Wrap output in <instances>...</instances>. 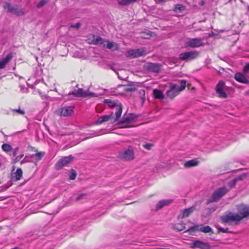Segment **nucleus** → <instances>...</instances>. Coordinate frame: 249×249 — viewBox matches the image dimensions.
<instances>
[{"label": "nucleus", "instance_id": "obj_60", "mask_svg": "<svg viewBox=\"0 0 249 249\" xmlns=\"http://www.w3.org/2000/svg\"><path fill=\"white\" fill-rule=\"evenodd\" d=\"M132 87L134 88V87H135V86H133V85H132Z\"/></svg>", "mask_w": 249, "mask_h": 249}, {"label": "nucleus", "instance_id": "obj_23", "mask_svg": "<svg viewBox=\"0 0 249 249\" xmlns=\"http://www.w3.org/2000/svg\"><path fill=\"white\" fill-rule=\"evenodd\" d=\"M106 46L105 48L112 50H116L118 49V45L116 43L113 42H110L108 40H105Z\"/></svg>", "mask_w": 249, "mask_h": 249}, {"label": "nucleus", "instance_id": "obj_51", "mask_svg": "<svg viewBox=\"0 0 249 249\" xmlns=\"http://www.w3.org/2000/svg\"><path fill=\"white\" fill-rule=\"evenodd\" d=\"M19 149L18 147H16L15 149H14L13 152V156H16L17 154V152L18 151Z\"/></svg>", "mask_w": 249, "mask_h": 249}, {"label": "nucleus", "instance_id": "obj_17", "mask_svg": "<svg viewBox=\"0 0 249 249\" xmlns=\"http://www.w3.org/2000/svg\"><path fill=\"white\" fill-rule=\"evenodd\" d=\"M115 118L113 117V113H111L109 115H105L100 116L98 118L97 121L96 122L95 124H101L105 122H107L109 120H111V122L113 121Z\"/></svg>", "mask_w": 249, "mask_h": 249}, {"label": "nucleus", "instance_id": "obj_20", "mask_svg": "<svg viewBox=\"0 0 249 249\" xmlns=\"http://www.w3.org/2000/svg\"><path fill=\"white\" fill-rule=\"evenodd\" d=\"M195 210V206L190 207L189 208L185 209L183 210L182 215H179V217H181V218H183L185 217H188Z\"/></svg>", "mask_w": 249, "mask_h": 249}, {"label": "nucleus", "instance_id": "obj_56", "mask_svg": "<svg viewBox=\"0 0 249 249\" xmlns=\"http://www.w3.org/2000/svg\"><path fill=\"white\" fill-rule=\"evenodd\" d=\"M203 4H204V2H203V1H201V4H202V5H203Z\"/></svg>", "mask_w": 249, "mask_h": 249}, {"label": "nucleus", "instance_id": "obj_7", "mask_svg": "<svg viewBox=\"0 0 249 249\" xmlns=\"http://www.w3.org/2000/svg\"><path fill=\"white\" fill-rule=\"evenodd\" d=\"M73 160V157L71 155L62 158L56 163L55 169L57 170L62 169L64 166H66L71 163Z\"/></svg>", "mask_w": 249, "mask_h": 249}, {"label": "nucleus", "instance_id": "obj_16", "mask_svg": "<svg viewBox=\"0 0 249 249\" xmlns=\"http://www.w3.org/2000/svg\"><path fill=\"white\" fill-rule=\"evenodd\" d=\"M58 112L60 116H69L73 112V107H65L60 108Z\"/></svg>", "mask_w": 249, "mask_h": 249}, {"label": "nucleus", "instance_id": "obj_3", "mask_svg": "<svg viewBox=\"0 0 249 249\" xmlns=\"http://www.w3.org/2000/svg\"><path fill=\"white\" fill-rule=\"evenodd\" d=\"M229 190L226 187H222L215 190L212 194L210 198L207 199V203L210 204L218 201L228 192Z\"/></svg>", "mask_w": 249, "mask_h": 249}, {"label": "nucleus", "instance_id": "obj_44", "mask_svg": "<svg viewBox=\"0 0 249 249\" xmlns=\"http://www.w3.org/2000/svg\"><path fill=\"white\" fill-rule=\"evenodd\" d=\"M86 196V194H80L79 195H78V196L76 197V201H79V200H82L84 198H85V197Z\"/></svg>", "mask_w": 249, "mask_h": 249}, {"label": "nucleus", "instance_id": "obj_26", "mask_svg": "<svg viewBox=\"0 0 249 249\" xmlns=\"http://www.w3.org/2000/svg\"><path fill=\"white\" fill-rule=\"evenodd\" d=\"M22 176V171L21 168H18L17 171L13 173V177L15 178V180L17 181L21 178Z\"/></svg>", "mask_w": 249, "mask_h": 249}, {"label": "nucleus", "instance_id": "obj_43", "mask_svg": "<svg viewBox=\"0 0 249 249\" xmlns=\"http://www.w3.org/2000/svg\"><path fill=\"white\" fill-rule=\"evenodd\" d=\"M243 72L244 74L249 72V63H247L243 68Z\"/></svg>", "mask_w": 249, "mask_h": 249}, {"label": "nucleus", "instance_id": "obj_45", "mask_svg": "<svg viewBox=\"0 0 249 249\" xmlns=\"http://www.w3.org/2000/svg\"><path fill=\"white\" fill-rule=\"evenodd\" d=\"M129 120H130V119L129 118H123L120 122H119V124H124V123H126V122H129Z\"/></svg>", "mask_w": 249, "mask_h": 249}, {"label": "nucleus", "instance_id": "obj_35", "mask_svg": "<svg viewBox=\"0 0 249 249\" xmlns=\"http://www.w3.org/2000/svg\"><path fill=\"white\" fill-rule=\"evenodd\" d=\"M11 110L13 112H16L21 115H24L25 113V110L24 109H20L19 107L18 109H11Z\"/></svg>", "mask_w": 249, "mask_h": 249}, {"label": "nucleus", "instance_id": "obj_1", "mask_svg": "<svg viewBox=\"0 0 249 249\" xmlns=\"http://www.w3.org/2000/svg\"><path fill=\"white\" fill-rule=\"evenodd\" d=\"M221 222L223 224L231 225L233 223L237 224L240 221L239 214L230 211H226L220 217Z\"/></svg>", "mask_w": 249, "mask_h": 249}, {"label": "nucleus", "instance_id": "obj_29", "mask_svg": "<svg viewBox=\"0 0 249 249\" xmlns=\"http://www.w3.org/2000/svg\"><path fill=\"white\" fill-rule=\"evenodd\" d=\"M199 227L198 225H195L191 227L189 229L185 231V232H189L190 235H193V233L196 231H199Z\"/></svg>", "mask_w": 249, "mask_h": 249}, {"label": "nucleus", "instance_id": "obj_12", "mask_svg": "<svg viewBox=\"0 0 249 249\" xmlns=\"http://www.w3.org/2000/svg\"><path fill=\"white\" fill-rule=\"evenodd\" d=\"M161 65L159 63H146L144 67L150 72L159 73L160 72Z\"/></svg>", "mask_w": 249, "mask_h": 249}, {"label": "nucleus", "instance_id": "obj_30", "mask_svg": "<svg viewBox=\"0 0 249 249\" xmlns=\"http://www.w3.org/2000/svg\"><path fill=\"white\" fill-rule=\"evenodd\" d=\"M36 154H35V159L36 161H38L41 160L44 156L45 153L43 152H38L37 150L35 151Z\"/></svg>", "mask_w": 249, "mask_h": 249}, {"label": "nucleus", "instance_id": "obj_55", "mask_svg": "<svg viewBox=\"0 0 249 249\" xmlns=\"http://www.w3.org/2000/svg\"><path fill=\"white\" fill-rule=\"evenodd\" d=\"M202 31V30L201 29H198L195 30V31Z\"/></svg>", "mask_w": 249, "mask_h": 249}, {"label": "nucleus", "instance_id": "obj_50", "mask_svg": "<svg viewBox=\"0 0 249 249\" xmlns=\"http://www.w3.org/2000/svg\"><path fill=\"white\" fill-rule=\"evenodd\" d=\"M182 6L180 4H176L175 5V8L177 10H181L182 9Z\"/></svg>", "mask_w": 249, "mask_h": 249}, {"label": "nucleus", "instance_id": "obj_24", "mask_svg": "<svg viewBox=\"0 0 249 249\" xmlns=\"http://www.w3.org/2000/svg\"><path fill=\"white\" fill-rule=\"evenodd\" d=\"M198 163L196 159H194L185 162L184 166L185 167L189 168L197 165Z\"/></svg>", "mask_w": 249, "mask_h": 249}, {"label": "nucleus", "instance_id": "obj_33", "mask_svg": "<svg viewBox=\"0 0 249 249\" xmlns=\"http://www.w3.org/2000/svg\"><path fill=\"white\" fill-rule=\"evenodd\" d=\"M2 149L5 152H8L12 150V146L8 143H4L1 146Z\"/></svg>", "mask_w": 249, "mask_h": 249}, {"label": "nucleus", "instance_id": "obj_54", "mask_svg": "<svg viewBox=\"0 0 249 249\" xmlns=\"http://www.w3.org/2000/svg\"><path fill=\"white\" fill-rule=\"evenodd\" d=\"M156 2H161L162 1H166V0H155Z\"/></svg>", "mask_w": 249, "mask_h": 249}, {"label": "nucleus", "instance_id": "obj_25", "mask_svg": "<svg viewBox=\"0 0 249 249\" xmlns=\"http://www.w3.org/2000/svg\"><path fill=\"white\" fill-rule=\"evenodd\" d=\"M153 94L154 97L158 99H163L164 97V95L162 92L158 89H154L153 91Z\"/></svg>", "mask_w": 249, "mask_h": 249}, {"label": "nucleus", "instance_id": "obj_18", "mask_svg": "<svg viewBox=\"0 0 249 249\" xmlns=\"http://www.w3.org/2000/svg\"><path fill=\"white\" fill-rule=\"evenodd\" d=\"M235 79L240 83L244 84H249V80H248L245 76L242 73L237 72L234 75Z\"/></svg>", "mask_w": 249, "mask_h": 249}, {"label": "nucleus", "instance_id": "obj_10", "mask_svg": "<svg viewBox=\"0 0 249 249\" xmlns=\"http://www.w3.org/2000/svg\"><path fill=\"white\" fill-rule=\"evenodd\" d=\"M186 43L187 46L192 48H197L204 45L203 39L199 38H189Z\"/></svg>", "mask_w": 249, "mask_h": 249}, {"label": "nucleus", "instance_id": "obj_31", "mask_svg": "<svg viewBox=\"0 0 249 249\" xmlns=\"http://www.w3.org/2000/svg\"><path fill=\"white\" fill-rule=\"evenodd\" d=\"M154 35V33L147 31L146 32H144L142 34L141 37L144 39H149L151 36Z\"/></svg>", "mask_w": 249, "mask_h": 249}, {"label": "nucleus", "instance_id": "obj_37", "mask_svg": "<svg viewBox=\"0 0 249 249\" xmlns=\"http://www.w3.org/2000/svg\"><path fill=\"white\" fill-rule=\"evenodd\" d=\"M217 229H218L217 233H219L221 232H222L223 233H227L229 232V228H221L217 227Z\"/></svg>", "mask_w": 249, "mask_h": 249}, {"label": "nucleus", "instance_id": "obj_57", "mask_svg": "<svg viewBox=\"0 0 249 249\" xmlns=\"http://www.w3.org/2000/svg\"><path fill=\"white\" fill-rule=\"evenodd\" d=\"M38 66H39V67H41V64L38 63Z\"/></svg>", "mask_w": 249, "mask_h": 249}, {"label": "nucleus", "instance_id": "obj_13", "mask_svg": "<svg viewBox=\"0 0 249 249\" xmlns=\"http://www.w3.org/2000/svg\"><path fill=\"white\" fill-rule=\"evenodd\" d=\"M225 83L223 81H220L216 86L215 90L219 97L225 98L227 97V94L223 89Z\"/></svg>", "mask_w": 249, "mask_h": 249}, {"label": "nucleus", "instance_id": "obj_46", "mask_svg": "<svg viewBox=\"0 0 249 249\" xmlns=\"http://www.w3.org/2000/svg\"><path fill=\"white\" fill-rule=\"evenodd\" d=\"M23 156H24L23 154H21L18 156H17L14 160L15 162L19 161L23 157Z\"/></svg>", "mask_w": 249, "mask_h": 249}, {"label": "nucleus", "instance_id": "obj_38", "mask_svg": "<svg viewBox=\"0 0 249 249\" xmlns=\"http://www.w3.org/2000/svg\"><path fill=\"white\" fill-rule=\"evenodd\" d=\"M71 173L69 177V178L71 180H74L76 177V172L72 169H71Z\"/></svg>", "mask_w": 249, "mask_h": 249}, {"label": "nucleus", "instance_id": "obj_40", "mask_svg": "<svg viewBox=\"0 0 249 249\" xmlns=\"http://www.w3.org/2000/svg\"><path fill=\"white\" fill-rule=\"evenodd\" d=\"M143 147L147 150H150L153 146V144L149 143H145L142 145Z\"/></svg>", "mask_w": 249, "mask_h": 249}, {"label": "nucleus", "instance_id": "obj_42", "mask_svg": "<svg viewBox=\"0 0 249 249\" xmlns=\"http://www.w3.org/2000/svg\"><path fill=\"white\" fill-rule=\"evenodd\" d=\"M7 63H0V76H1L3 72L2 70L6 68Z\"/></svg>", "mask_w": 249, "mask_h": 249}, {"label": "nucleus", "instance_id": "obj_22", "mask_svg": "<svg viewBox=\"0 0 249 249\" xmlns=\"http://www.w3.org/2000/svg\"><path fill=\"white\" fill-rule=\"evenodd\" d=\"M119 63H108L107 65V67L110 69L113 70L115 71L116 74L118 75V78L120 79H123L119 75L118 72H117L118 70H121V68L118 66Z\"/></svg>", "mask_w": 249, "mask_h": 249}, {"label": "nucleus", "instance_id": "obj_58", "mask_svg": "<svg viewBox=\"0 0 249 249\" xmlns=\"http://www.w3.org/2000/svg\"><path fill=\"white\" fill-rule=\"evenodd\" d=\"M28 159H29V158H28V159H25V160H29Z\"/></svg>", "mask_w": 249, "mask_h": 249}, {"label": "nucleus", "instance_id": "obj_19", "mask_svg": "<svg viewBox=\"0 0 249 249\" xmlns=\"http://www.w3.org/2000/svg\"><path fill=\"white\" fill-rule=\"evenodd\" d=\"M71 93L76 97H87L88 95L87 94V90H84L82 89H79L77 90L75 89Z\"/></svg>", "mask_w": 249, "mask_h": 249}, {"label": "nucleus", "instance_id": "obj_8", "mask_svg": "<svg viewBox=\"0 0 249 249\" xmlns=\"http://www.w3.org/2000/svg\"><path fill=\"white\" fill-rule=\"evenodd\" d=\"M3 7L4 9H7L8 12L18 16L24 14L22 9L18 8L17 6H13L10 3L7 2L4 3Z\"/></svg>", "mask_w": 249, "mask_h": 249}, {"label": "nucleus", "instance_id": "obj_2", "mask_svg": "<svg viewBox=\"0 0 249 249\" xmlns=\"http://www.w3.org/2000/svg\"><path fill=\"white\" fill-rule=\"evenodd\" d=\"M186 81L182 80L179 85L177 84H171L170 88L166 91L167 97L170 99L174 98L175 96L178 94L179 92L184 90L186 87Z\"/></svg>", "mask_w": 249, "mask_h": 249}, {"label": "nucleus", "instance_id": "obj_6", "mask_svg": "<svg viewBox=\"0 0 249 249\" xmlns=\"http://www.w3.org/2000/svg\"><path fill=\"white\" fill-rule=\"evenodd\" d=\"M236 209L239 214L240 220L249 216V206L241 204L236 205Z\"/></svg>", "mask_w": 249, "mask_h": 249}, {"label": "nucleus", "instance_id": "obj_36", "mask_svg": "<svg viewBox=\"0 0 249 249\" xmlns=\"http://www.w3.org/2000/svg\"><path fill=\"white\" fill-rule=\"evenodd\" d=\"M246 177V175L245 174H243L241 175H240L234 178L235 180H236V181L237 182L239 181L242 180L244 178H245Z\"/></svg>", "mask_w": 249, "mask_h": 249}, {"label": "nucleus", "instance_id": "obj_5", "mask_svg": "<svg viewBox=\"0 0 249 249\" xmlns=\"http://www.w3.org/2000/svg\"><path fill=\"white\" fill-rule=\"evenodd\" d=\"M104 102L107 104L110 107H116V117L112 121V123H115L117 122L119 118L121 117L122 112V107L121 105H116L114 102L112 101L109 99H105Z\"/></svg>", "mask_w": 249, "mask_h": 249}, {"label": "nucleus", "instance_id": "obj_11", "mask_svg": "<svg viewBox=\"0 0 249 249\" xmlns=\"http://www.w3.org/2000/svg\"><path fill=\"white\" fill-rule=\"evenodd\" d=\"M190 248L192 249H210L211 246L208 243L204 242L200 240H196L191 244Z\"/></svg>", "mask_w": 249, "mask_h": 249}, {"label": "nucleus", "instance_id": "obj_48", "mask_svg": "<svg viewBox=\"0 0 249 249\" xmlns=\"http://www.w3.org/2000/svg\"><path fill=\"white\" fill-rule=\"evenodd\" d=\"M87 97H96V95L94 93L89 92L87 90Z\"/></svg>", "mask_w": 249, "mask_h": 249}, {"label": "nucleus", "instance_id": "obj_34", "mask_svg": "<svg viewBox=\"0 0 249 249\" xmlns=\"http://www.w3.org/2000/svg\"><path fill=\"white\" fill-rule=\"evenodd\" d=\"M49 2V0H41L37 4V7L40 8Z\"/></svg>", "mask_w": 249, "mask_h": 249}, {"label": "nucleus", "instance_id": "obj_59", "mask_svg": "<svg viewBox=\"0 0 249 249\" xmlns=\"http://www.w3.org/2000/svg\"><path fill=\"white\" fill-rule=\"evenodd\" d=\"M28 159H29V158H28V159H25V160H29Z\"/></svg>", "mask_w": 249, "mask_h": 249}, {"label": "nucleus", "instance_id": "obj_49", "mask_svg": "<svg viewBox=\"0 0 249 249\" xmlns=\"http://www.w3.org/2000/svg\"><path fill=\"white\" fill-rule=\"evenodd\" d=\"M136 90V88H127L125 89L126 91H134Z\"/></svg>", "mask_w": 249, "mask_h": 249}, {"label": "nucleus", "instance_id": "obj_47", "mask_svg": "<svg viewBox=\"0 0 249 249\" xmlns=\"http://www.w3.org/2000/svg\"><path fill=\"white\" fill-rule=\"evenodd\" d=\"M71 27L73 28L78 29L80 27V24L76 23L75 24H72L71 25Z\"/></svg>", "mask_w": 249, "mask_h": 249}, {"label": "nucleus", "instance_id": "obj_27", "mask_svg": "<svg viewBox=\"0 0 249 249\" xmlns=\"http://www.w3.org/2000/svg\"><path fill=\"white\" fill-rule=\"evenodd\" d=\"M173 229L178 231H181L185 229V224L181 223L175 224L173 226Z\"/></svg>", "mask_w": 249, "mask_h": 249}, {"label": "nucleus", "instance_id": "obj_21", "mask_svg": "<svg viewBox=\"0 0 249 249\" xmlns=\"http://www.w3.org/2000/svg\"><path fill=\"white\" fill-rule=\"evenodd\" d=\"M173 202L172 199L161 200L157 204L156 209L159 210L162 208L164 206H167Z\"/></svg>", "mask_w": 249, "mask_h": 249}, {"label": "nucleus", "instance_id": "obj_52", "mask_svg": "<svg viewBox=\"0 0 249 249\" xmlns=\"http://www.w3.org/2000/svg\"><path fill=\"white\" fill-rule=\"evenodd\" d=\"M28 155H26L25 157V158H24V159L21 161V164L29 161V160H25V159H28Z\"/></svg>", "mask_w": 249, "mask_h": 249}, {"label": "nucleus", "instance_id": "obj_28", "mask_svg": "<svg viewBox=\"0 0 249 249\" xmlns=\"http://www.w3.org/2000/svg\"><path fill=\"white\" fill-rule=\"evenodd\" d=\"M199 231L204 233H213V229L209 226H205L200 227Z\"/></svg>", "mask_w": 249, "mask_h": 249}, {"label": "nucleus", "instance_id": "obj_15", "mask_svg": "<svg viewBox=\"0 0 249 249\" xmlns=\"http://www.w3.org/2000/svg\"><path fill=\"white\" fill-rule=\"evenodd\" d=\"M120 157L125 160H131L134 159V155L133 151L128 149L120 154Z\"/></svg>", "mask_w": 249, "mask_h": 249}, {"label": "nucleus", "instance_id": "obj_4", "mask_svg": "<svg viewBox=\"0 0 249 249\" xmlns=\"http://www.w3.org/2000/svg\"><path fill=\"white\" fill-rule=\"evenodd\" d=\"M87 41L89 44L96 45L103 47L106 46L105 40L99 36L90 35L88 37Z\"/></svg>", "mask_w": 249, "mask_h": 249}, {"label": "nucleus", "instance_id": "obj_41", "mask_svg": "<svg viewBox=\"0 0 249 249\" xmlns=\"http://www.w3.org/2000/svg\"><path fill=\"white\" fill-rule=\"evenodd\" d=\"M139 93L140 97L143 101H144L145 100V90L141 89L139 91Z\"/></svg>", "mask_w": 249, "mask_h": 249}, {"label": "nucleus", "instance_id": "obj_32", "mask_svg": "<svg viewBox=\"0 0 249 249\" xmlns=\"http://www.w3.org/2000/svg\"><path fill=\"white\" fill-rule=\"evenodd\" d=\"M14 56V53H9L7 54L5 57H4L0 62H9L12 60V58Z\"/></svg>", "mask_w": 249, "mask_h": 249}, {"label": "nucleus", "instance_id": "obj_9", "mask_svg": "<svg viewBox=\"0 0 249 249\" xmlns=\"http://www.w3.org/2000/svg\"><path fill=\"white\" fill-rule=\"evenodd\" d=\"M146 54V51L143 48L130 50L127 52L126 55L130 58H135L144 55Z\"/></svg>", "mask_w": 249, "mask_h": 249}, {"label": "nucleus", "instance_id": "obj_53", "mask_svg": "<svg viewBox=\"0 0 249 249\" xmlns=\"http://www.w3.org/2000/svg\"><path fill=\"white\" fill-rule=\"evenodd\" d=\"M35 154L30 155L28 156V158L35 159Z\"/></svg>", "mask_w": 249, "mask_h": 249}, {"label": "nucleus", "instance_id": "obj_39", "mask_svg": "<svg viewBox=\"0 0 249 249\" xmlns=\"http://www.w3.org/2000/svg\"><path fill=\"white\" fill-rule=\"evenodd\" d=\"M237 182L234 178L232 179L231 181H230L228 183V186L231 188H233L236 185Z\"/></svg>", "mask_w": 249, "mask_h": 249}, {"label": "nucleus", "instance_id": "obj_14", "mask_svg": "<svg viewBox=\"0 0 249 249\" xmlns=\"http://www.w3.org/2000/svg\"><path fill=\"white\" fill-rule=\"evenodd\" d=\"M197 53L195 52H188L179 54V59L182 61H190L195 58Z\"/></svg>", "mask_w": 249, "mask_h": 249}]
</instances>
